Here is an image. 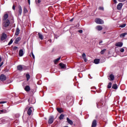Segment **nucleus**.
<instances>
[{"instance_id": "4d7b16f0", "label": "nucleus", "mask_w": 127, "mask_h": 127, "mask_svg": "<svg viewBox=\"0 0 127 127\" xmlns=\"http://www.w3.org/2000/svg\"><path fill=\"white\" fill-rule=\"evenodd\" d=\"M27 108H26V110H27Z\"/></svg>"}, {"instance_id": "2f4dec72", "label": "nucleus", "mask_w": 127, "mask_h": 127, "mask_svg": "<svg viewBox=\"0 0 127 127\" xmlns=\"http://www.w3.org/2000/svg\"><path fill=\"white\" fill-rule=\"evenodd\" d=\"M112 82H109L107 86V88H108V89H111V88H112Z\"/></svg>"}, {"instance_id": "3c124183", "label": "nucleus", "mask_w": 127, "mask_h": 127, "mask_svg": "<svg viewBox=\"0 0 127 127\" xmlns=\"http://www.w3.org/2000/svg\"><path fill=\"white\" fill-rule=\"evenodd\" d=\"M73 19H74V18H72V19H71L70 20V22L73 21Z\"/></svg>"}, {"instance_id": "e433bc0d", "label": "nucleus", "mask_w": 127, "mask_h": 127, "mask_svg": "<svg viewBox=\"0 0 127 127\" xmlns=\"http://www.w3.org/2000/svg\"><path fill=\"white\" fill-rule=\"evenodd\" d=\"M127 25V24H123L122 25H121L120 26V27H122V28H124V27H126V26Z\"/></svg>"}, {"instance_id": "6e6552de", "label": "nucleus", "mask_w": 127, "mask_h": 127, "mask_svg": "<svg viewBox=\"0 0 127 127\" xmlns=\"http://www.w3.org/2000/svg\"><path fill=\"white\" fill-rule=\"evenodd\" d=\"M122 7H123V3H119L117 5V9H118V10H121Z\"/></svg>"}, {"instance_id": "7ed1b4c3", "label": "nucleus", "mask_w": 127, "mask_h": 127, "mask_svg": "<svg viewBox=\"0 0 127 127\" xmlns=\"http://www.w3.org/2000/svg\"><path fill=\"white\" fill-rule=\"evenodd\" d=\"M7 38V35L4 33H2L1 37H0V40L1 41H3V40H5Z\"/></svg>"}, {"instance_id": "a211bd4d", "label": "nucleus", "mask_w": 127, "mask_h": 127, "mask_svg": "<svg viewBox=\"0 0 127 127\" xmlns=\"http://www.w3.org/2000/svg\"><path fill=\"white\" fill-rule=\"evenodd\" d=\"M24 90L26 91V92H29V91H30V87L28 85H27L25 87Z\"/></svg>"}, {"instance_id": "cd10ccee", "label": "nucleus", "mask_w": 127, "mask_h": 127, "mask_svg": "<svg viewBox=\"0 0 127 127\" xmlns=\"http://www.w3.org/2000/svg\"><path fill=\"white\" fill-rule=\"evenodd\" d=\"M26 77L27 79V81H29V79H30V75H29V74L27 73L26 74Z\"/></svg>"}, {"instance_id": "bb28decb", "label": "nucleus", "mask_w": 127, "mask_h": 127, "mask_svg": "<svg viewBox=\"0 0 127 127\" xmlns=\"http://www.w3.org/2000/svg\"><path fill=\"white\" fill-rule=\"evenodd\" d=\"M61 59V57H59L58 59H56L55 61H54V62L55 64H57V63H58V61Z\"/></svg>"}, {"instance_id": "4be33fe9", "label": "nucleus", "mask_w": 127, "mask_h": 127, "mask_svg": "<svg viewBox=\"0 0 127 127\" xmlns=\"http://www.w3.org/2000/svg\"><path fill=\"white\" fill-rule=\"evenodd\" d=\"M109 77L110 81H114L115 80V75L114 74H110Z\"/></svg>"}, {"instance_id": "0eeeda50", "label": "nucleus", "mask_w": 127, "mask_h": 127, "mask_svg": "<svg viewBox=\"0 0 127 127\" xmlns=\"http://www.w3.org/2000/svg\"><path fill=\"white\" fill-rule=\"evenodd\" d=\"M33 111V108L31 107L29 108L27 111V115H28V116H31V114H32Z\"/></svg>"}, {"instance_id": "58836bf2", "label": "nucleus", "mask_w": 127, "mask_h": 127, "mask_svg": "<svg viewBox=\"0 0 127 127\" xmlns=\"http://www.w3.org/2000/svg\"><path fill=\"white\" fill-rule=\"evenodd\" d=\"M99 9L100 10H104V7L100 6L99 7Z\"/></svg>"}, {"instance_id": "37998d69", "label": "nucleus", "mask_w": 127, "mask_h": 127, "mask_svg": "<svg viewBox=\"0 0 127 127\" xmlns=\"http://www.w3.org/2000/svg\"><path fill=\"white\" fill-rule=\"evenodd\" d=\"M12 9H13V10H15V6L14 5V4H13L12 6Z\"/></svg>"}, {"instance_id": "6ab92c4d", "label": "nucleus", "mask_w": 127, "mask_h": 127, "mask_svg": "<svg viewBox=\"0 0 127 127\" xmlns=\"http://www.w3.org/2000/svg\"><path fill=\"white\" fill-rule=\"evenodd\" d=\"M82 58L85 62H87V58H86V54L83 53L82 54Z\"/></svg>"}, {"instance_id": "f03ea898", "label": "nucleus", "mask_w": 127, "mask_h": 127, "mask_svg": "<svg viewBox=\"0 0 127 127\" xmlns=\"http://www.w3.org/2000/svg\"><path fill=\"white\" fill-rule=\"evenodd\" d=\"M95 22L97 23V24H104V21L100 18L95 19Z\"/></svg>"}, {"instance_id": "4c0bfd02", "label": "nucleus", "mask_w": 127, "mask_h": 127, "mask_svg": "<svg viewBox=\"0 0 127 127\" xmlns=\"http://www.w3.org/2000/svg\"><path fill=\"white\" fill-rule=\"evenodd\" d=\"M31 54L33 59H35V56H34V54H33V52H31Z\"/></svg>"}, {"instance_id": "49530a36", "label": "nucleus", "mask_w": 127, "mask_h": 127, "mask_svg": "<svg viewBox=\"0 0 127 127\" xmlns=\"http://www.w3.org/2000/svg\"><path fill=\"white\" fill-rule=\"evenodd\" d=\"M41 2V0H38V1H37V3H40Z\"/></svg>"}, {"instance_id": "a878e982", "label": "nucleus", "mask_w": 127, "mask_h": 127, "mask_svg": "<svg viewBox=\"0 0 127 127\" xmlns=\"http://www.w3.org/2000/svg\"><path fill=\"white\" fill-rule=\"evenodd\" d=\"M94 62L95 64H99L100 63V60L95 59L94 60Z\"/></svg>"}, {"instance_id": "aec40b11", "label": "nucleus", "mask_w": 127, "mask_h": 127, "mask_svg": "<svg viewBox=\"0 0 127 127\" xmlns=\"http://www.w3.org/2000/svg\"><path fill=\"white\" fill-rule=\"evenodd\" d=\"M23 54H24L23 50H20L19 51V55L20 57L23 56Z\"/></svg>"}, {"instance_id": "603ef678", "label": "nucleus", "mask_w": 127, "mask_h": 127, "mask_svg": "<svg viewBox=\"0 0 127 127\" xmlns=\"http://www.w3.org/2000/svg\"><path fill=\"white\" fill-rule=\"evenodd\" d=\"M101 43H103V41H101L100 42H99V44H101Z\"/></svg>"}, {"instance_id": "9d476101", "label": "nucleus", "mask_w": 127, "mask_h": 127, "mask_svg": "<svg viewBox=\"0 0 127 127\" xmlns=\"http://www.w3.org/2000/svg\"><path fill=\"white\" fill-rule=\"evenodd\" d=\"M97 127V121L96 120H94L92 122L91 127Z\"/></svg>"}, {"instance_id": "79ce46f5", "label": "nucleus", "mask_w": 127, "mask_h": 127, "mask_svg": "<svg viewBox=\"0 0 127 127\" xmlns=\"http://www.w3.org/2000/svg\"><path fill=\"white\" fill-rule=\"evenodd\" d=\"M6 103V101H0V104H5Z\"/></svg>"}, {"instance_id": "393cba45", "label": "nucleus", "mask_w": 127, "mask_h": 127, "mask_svg": "<svg viewBox=\"0 0 127 127\" xmlns=\"http://www.w3.org/2000/svg\"><path fill=\"white\" fill-rule=\"evenodd\" d=\"M112 88L117 90L118 89V85L117 84H113Z\"/></svg>"}, {"instance_id": "1a4fd4ad", "label": "nucleus", "mask_w": 127, "mask_h": 127, "mask_svg": "<svg viewBox=\"0 0 127 127\" xmlns=\"http://www.w3.org/2000/svg\"><path fill=\"white\" fill-rule=\"evenodd\" d=\"M29 104H35V99L34 98H31L28 99Z\"/></svg>"}, {"instance_id": "ddd939ff", "label": "nucleus", "mask_w": 127, "mask_h": 127, "mask_svg": "<svg viewBox=\"0 0 127 127\" xmlns=\"http://www.w3.org/2000/svg\"><path fill=\"white\" fill-rule=\"evenodd\" d=\"M20 32V30L19 29V28L17 27L15 31V35L17 36V35H18V34H19Z\"/></svg>"}, {"instance_id": "5701e85b", "label": "nucleus", "mask_w": 127, "mask_h": 127, "mask_svg": "<svg viewBox=\"0 0 127 127\" xmlns=\"http://www.w3.org/2000/svg\"><path fill=\"white\" fill-rule=\"evenodd\" d=\"M7 111L5 109L0 110V114H6Z\"/></svg>"}, {"instance_id": "7c9ffc66", "label": "nucleus", "mask_w": 127, "mask_h": 127, "mask_svg": "<svg viewBox=\"0 0 127 127\" xmlns=\"http://www.w3.org/2000/svg\"><path fill=\"white\" fill-rule=\"evenodd\" d=\"M64 117H65L64 114H61L59 117L60 120H63V119H64Z\"/></svg>"}, {"instance_id": "a19ab883", "label": "nucleus", "mask_w": 127, "mask_h": 127, "mask_svg": "<svg viewBox=\"0 0 127 127\" xmlns=\"http://www.w3.org/2000/svg\"><path fill=\"white\" fill-rule=\"evenodd\" d=\"M18 47H14L13 49L14 51L17 50V49H18Z\"/></svg>"}, {"instance_id": "c9c22d12", "label": "nucleus", "mask_w": 127, "mask_h": 127, "mask_svg": "<svg viewBox=\"0 0 127 127\" xmlns=\"http://www.w3.org/2000/svg\"><path fill=\"white\" fill-rule=\"evenodd\" d=\"M23 11L24 13H26V12H28V11L27 10V9L25 7H24Z\"/></svg>"}, {"instance_id": "f704fd0d", "label": "nucleus", "mask_w": 127, "mask_h": 127, "mask_svg": "<svg viewBox=\"0 0 127 127\" xmlns=\"http://www.w3.org/2000/svg\"><path fill=\"white\" fill-rule=\"evenodd\" d=\"M13 42V40H12V39H11L10 40V41H9V42L8 43V45H11V44H12V43Z\"/></svg>"}, {"instance_id": "2eb2a0df", "label": "nucleus", "mask_w": 127, "mask_h": 127, "mask_svg": "<svg viewBox=\"0 0 127 127\" xmlns=\"http://www.w3.org/2000/svg\"><path fill=\"white\" fill-rule=\"evenodd\" d=\"M60 67L62 68V69H64V68H66V64L62 63H61L60 64H59Z\"/></svg>"}, {"instance_id": "f3484780", "label": "nucleus", "mask_w": 127, "mask_h": 127, "mask_svg": "<svg viewBox=\"0 0 127 127\" xmlns=\"http://www.w3.org/2000/svg\"><path fill=\"white\" fill-rule=\"evenodd\" d=\"M38 37H39V38L40 39H41V40H43L44 39V37H43V35H42V34L40 33H38Z\"/></svg>"}, {"instance_id": "864d4df0", "label": "nucleus", "mask_w": 127, "mask_h": 127, "mask_svg": "<svg viewBox=\"0 0 127 127\" xmlns=\"http://www.w3.org/2000/svg\"><path fill=\"white\" fill-rule=\"evenodd\" d=\"M0 61H1V58H0Z\"/></svg>"}, {"instance_id": "423d86ee", "label": "nucleus", "mask_w": 127, "mask_h": 127, "mask_svg": "<svg viewBox=\"0 0 127 127\" xmlns=\"http://www.w3.org/2000/svg\"><path fill=\"white\" fill-rule=\"evenodd\" d=\"M0 80L2 82L3 81H5V80H6V76L4 74H1L0 76Z\"/></svg>"}, {"instance_id": "f257e3e1", "label": "nucleus", "mask_w": 127, "mask_h": 127, "mask_svg": "<svg viewBox=\"0 0 127 127\" xmlns=\"http://www.w3.org/2000/svg\"><path fill=\"white\" fill-rule=\"evenodd\" d=\"M13 23H14V18H13V16H8V13L4 14L2 18L3 29L7 28V27H8L10 24H12Z\"/></svg>"}, {"instance_id": "39448f33", "label": "nucleus", "mask_w": 127, "mask_h": 127, "mask_svg": "<svg viewBox=\"0 0 127 127\" xmlns=\"http://www.w3.org/2000/svg\"><path fill=\"white\" fill-rule=\"evenodd\" d=\"M96 104H97V108L98 109H100V108H101V107H102V106L104 105V103L103 101L101 100L99 102L97 103Z\"/></svg>"}, {"instance_id": "a18cd8bd", "label": "nucleus", "mask_w": 127, "mask_h": 127, "mask_svg": "<svg viewBox=\"0 0 127 127\" xmlns=\"http://www.w3.org/2000/svg\"><path fill=\"white\" fill-rule=\"evenodd\" d=\"M2 65H3V62L1 63L0 64V68L1 67Z\"/></svg>"}, {"instance_id": "dca6fc26", "label": "nucleus", "mask_w": 127, "mask_h": 127, "mask_svg": "<svg viewBox=\"0 0 127 127\" xmlns=\"http://www.w3.org/2000/svg\"><path fill=\"white\" fill-rule=\"evenodd\" d=\"M66 120H67L68 124H69L71 126H72V125H73V121H72L71 120H70V119H69L68 118H67Z\"/></svg>"}, {"instance_id": "4468645a", "label": "nucleus", "mask_w": 127, "mask_h": 127, "mask_svg": "<svg viewBox=\"0 0 127 127\" xmlns=\"http://www.w3.org/2000/svg\"><path fill=\"white\" fill-rule=\"evenodd\" d=\"M18 12H19V15H21V13H22V8H21V6L19 5L18 6Z\"/></svg>"}, {"instance_id": "473e14b6", "label": "nucleus", "mask_w": 127, "mask_h": 127, "mask_svg": "<svg viewBox=\"0 0 127 127\" xmlns=\"http://www.w3.org/2000/svg\"><path fill=\"white\" fill-rule=\"evenodd\" d=\"M106 50H107V49H103V50H102L100 52V54L102 55L104 54V53H105V52H106Z\"/></svg>"}, {"instance_id": "5fc2aeb1", "label": "nucleus", "mask_w": 127, "mask_h": 127, "mask_svg": "<svg viewBox=\"0 0 127 127\" xmlns=\"http://www.w3.org/2000/svg\"><path fill=\"white\" fill-rule=\"evenodd\" d=\"M90 74H89V75H88V77H90Z\"/></svg>"}, {"instance_id": "c03bdc74", "label": "nucleus", "mask_w": 127, "mask_h": 127, "mask_svg": "<svg viewBox=\"0 0 127 127\" xmlns=\"http://www.w3.org/2000/svg\"><path fill=\"white\" fill-rule=\"evenodd\" d=\"M78 32H79V33H83V30H79Z\"/></svg>"}, {"instance_id": "8fccbe9b", "label": "nucleus", "mask_w": 127, "mask_h": 127, "mask_svg": "<svg viewBox=\"0 0 127 127\" xmlns=\"http://www.w3.org/2000/svg\"><path fill=\"white\" fill-rule=\"evenodd\" d=\"M28 2L29 4H30V0H28Z\"/></svg>"}, {"instance_id": "6e6d98bb", "label": "nucleus", "mask_w": 127, "mask_h": 127, "mask_svg": "<svg viewBox=\"0 0 127 127\" xmlns=\"http://www.w3.org/2000/svg\"><path fill=\"white\" fill-rule=\"evenodd\" d=\"M36 2H37V0H36Z\"/></svg>"}, {"instance_id": "de8ad7c7", "label": "nucleus", "mask_w": 127, "mask_h": 127, "mask_svg": "<svg viewBox=\"0 0 127 127\" xmlns=\"http://www.w3.org/2000/svg\"><path fill=\"white\" fill-rule=\"evenodd\" d=\"M120 1H121L122 2L124 1H126V0H120Z\"/></svg>"}, {"instance_id": "ea45409f", "label": "nucleus", "mask_w": 127, "mask_h": 127, "mask_svg": "<svg viewBox=\"0 0 127 127\" xmlns=\"http://www.w3.org/2000/svg\"><path fill=\"white\" fill-rule=\"evenodd\" d=\"M120 52H125V49H124V48H121V49H120Z\"/></svg>"}, {"instance_id": "f8f14e48", "label": "nucleus", "mask_w": 127, "mask_h": 127, "mask_svg": "<svg viewBox=\"0 0 127 127\" xmlns=\"http://www.w3.org/2000/svg\"><path fill=\"white\" fill-rule=\"evenodd\" d=\"M20 40H21V38L20 37H17L14 41V43L15 44H17V43H18Z\"/></svg>"}, {"instance_id": "09e8293b", "label": "nucleus", "mask_w": 127, "mask_h": 127, "mask_svg": "<svg viewBox=\"0 0 127 127\" xmlns=\"http://www.w3.org/2000/svg\"><path fill=\"white\" fill-rule=\"evenodd\" d=\"M113 1H114V2L115 3H117V2H118L117 1V0H113Z\"/></svg>"}, {"instance_id": "9b49d317", "label": "nucleus", "mask_w": 127, "mask_h": 127, "mask_svg": "<svg viewBox=\"0 0 127 127\" xmlns=\"http://www.w3.org/2000/svg\"><path fill=\"white\" fill-rule=\"evenodd\" d=\"M123 44L122 42H118V43H117L116 44H115V46H117V47H123Z\"/></svg>"}, {"instance_id": "72a5a7b5", "label": "nucleus", "mask_w": 127, "mask_h": 127, "mask_svg": "<svg viewBox=\"0 0 127 127\" xmlns=\"http://www.w3.org/2000/svg\"><path fill=\"white\" fill-rule=\"evenodd\" d=\"M4 122H5V120L3 119H0V124H4Z\"/></svg>"}, {"instance_id": "c85d7f7f", "label": "nucleus", "mask_w": 127, "mask_h": 127, "mask_svg": "<svg viewBox=\"0 0 127 127\" xmlns=\"http://www.w3.org/2000/svg\"><path fill=\"white\" fill-rule=\"evenodd\" d=\"M127 34V33H123L120 35V37H121V38H124V37H125V36H126Z\"/></svg>"}, {"instance_id": "c756f323", "label": "nucleus", "mask_w": 127, "mask_h": 127, "mask_svg": "<svg viewBox=\"0 0 127 127\" xmlns=\"http://www.w3.org/2000/svg\"><path fill=\"white\" fill-rule=\"evenodd\" d=\"M57 110L58 112H59V113H60V114H61V113L63 112V111H62V109L61 108H57Z\"/></svg>"}, {"instance_id": "412c9836", "label": "nucleus", "mask_w": 127, "mask_h": 127, "mask_svg": "<svg viewBox=\"0 0 127 127\" xmlns=\"http://www.w3.org/2000/svg\"><path fill=\"white\" fill-rule=\"evenodd\" d=\"M17 69L18 71H21L23 69V67L21 65H19L17 66Z\"/></svg>"}, {"instance_id": "b1692460", "label": "nucleus", "mask_w": 127, "mask_h": 127, "mask_svg": "<svg viewBox=\"0 0 127 127\" xmlns=\"http://www.w3.org/2000/svg\"><path fill=\"white\" fill-rule=\"evenodd\" d=\"M96 29H97V30H99V31H101V30L103 29V27H102V26L98 25L96 27Z\"/></svg>"}, {"instance_id": "20e7f679", "label": "nucleus", "mask_w": 127, "mask_h": 127, "mask_svg": "<svg viewBox=\"0 0 127 127\" xmlns=\"http://www.w3.org/2000/svg\"><path fill=\"white\" fill-rule=\"evenodd\" d=\"M53 122H54V117L53 116H50L48 122V124L51 125L52 124H53Z\"/></svg>"}]
</instances>
